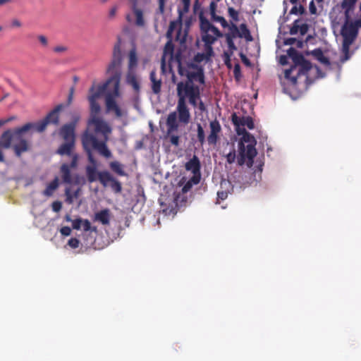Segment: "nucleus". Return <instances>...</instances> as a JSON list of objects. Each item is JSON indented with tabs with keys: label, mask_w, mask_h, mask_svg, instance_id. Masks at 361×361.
I'll return each instance as SVG.
<instances>
[{
	"label": "nucleus",
	"mask_w": 361,
	"mask_h": 361,
	"mask_svg": "<svg viewBox=\"0 0 361 361\" xmlns=\"http://www.w3.org/2000/svg\"><path fill=\"white\" fill-rule=\"evenodd\" d=\"M178 74L181 76H185L187 80L177 83L178 103L176 111L179 122L188 124L190 121L191 116L186 104L187 99L193 107L197 106V102L200 100V109L203 110L204 109V103L200 97L201 89L199 85H204L205 76L204 68L201 66L192 62L183 66L179 59H178Z\"/></svg>",
	"instance_id": "obj_1"
},
{
	"label": "nucleus",
	"mask_w": 361,
	"mask_h": 361,
	"mask_svg": "<svg viewBox=\"0 0 361 361\" xmlns=\"http://www.w3.org/2000/svg\"><path fill=\"white\" fill-rule=\"evenodd\" d=\"M231 121L235 126L236 133L242 135L238 143V164L243 166L247 160V166L251 167L257 154L255 148L257 141L255 137L243 127L247 126L250 130H252L255 128L253 119L250 116H238L234 112L231 114Z\"/></svg>",
	"instance_id": "obj_2"
},
{
	"label": "nucleus",
	"mask_w": 361,
	"mask_h": 361,
	"mask_svg": "<svg viewBox=\"0 0 361 361\" xmlns=\"http://www.w3.org/2000/svg\"><path fill=\"white\" fill-rule=\"evenodd\" d=\"M82 145L85 152L87 154V159L92 166H87L85 171L89 183H93L98 180V173L97 171V161L93 156L92 152L96 151L99 155L109 159L112 157V153L108 148L106 140H99L95 136L88 131H86L81 137Z\"/></svg>",
	"instance_id": "obj_3"
},
{
	"label": "nucleus",
	"mask_w": 361,
	"mask_h": 361,
	"mask_svg": "<svg viewBox=\"0 0 361 361\" xmlns=\"http://www.w3.org/2000/svg\"><path fill=\"white\" fill-rule=\"evenodd\" d=\"M121 62L122 57L112 56L111 63L107 68V73L111 77L102 85L109 87L106 94L105 104L107 111H114L117 117H121L123 114L121 109L116 104V98L119 97V86L121 77Z\"/></svg>",
	"instance_id": "obj_4"
},
{
	"label": "nucleus",
	"mask_w": 361,
	"mask_h": 361,
	"mask_svg": "<svg viewBox=\"0 0 361 361\" xmlns=\"http://www.w3.org/2000/svg\"><path fill=\"white\" fill-rule=\"evenodd\" d=\"M63 109L62 104H58L54 107L44 119L37 123H27L23 126L18 128L16 133L17 134L25 133L30 130L34 129L37 132H44L48 124L58 125L59 123V113Z\"/></svg>",
	"instance_id": "obj_5"
},
{
	"label": "nucleus",
	"mask_w": 361,
	"mask_h": 361,
	"mask_svg": "<svg viewBox=\"0 0 361 361\" xmlns=\"http://www.w3.org/2000/svg\"><path fill=\"white\" fill-rule=\"evenodd\" d=\"M109 87L106 85H99L97 87L92 86L90 90L88 100L90 107V118L98 116L101 107L97 99L101 97L106 92H108Z\"/></svg>",
	"instance_id": "obj_6"
},
{
	"label": "nucleus",
	"mask_w": 361,
	"mask_h": 361,
	"mask_svg": "<svg viewBox=\"0 0 361 361\" xmlns=\"http://www.w3.org/2000/svg\"><path fill=\"white\" fill-rule=\"evenodd\" d=\"M202 29H204L205 32L212 30V32L215 34V35H212V37L207 34L202 37V41L204 43L205 51V53L204 54L207 56V59H209V57L214 54L212 44H214L219 37H222L224 34L217 27H213L210 26V25L207 21L203 22Z\"/></svg>",
	"instance_id": "obj_7"
},
{
	"label": "nucleus",
	"mask_w": 361,
	"mask_h": 361,
	"mask_svg": "<svg viewBox=\"0 0 361 361\" xmlns=\"http://www.w3.org/2000/svg\"><path fill=\"white\" fill-rule=\"evenodd\" d=\"M341 35L343 37V48L345 53L348 52L350 45L353 42L357 35V29L353 24L345 23L341 28Z\"/></svg>",
	"instance_id": "obj_8"
},
{
	"label": "nucleus",
	"mask_w": 361,
	"mask_h": 361,
	"mask_svg": "<svg viewBox=\"0 0 361 361\" xmlns=\"http://www.w3.org/2000/svg\"><path fill=\"white\" fill-rule=\"evenodd\" d=\"M78 155H74L70 164L63 163L61 164L59 172L63 183L69 185L73 183L71 169H76L78 167Z\"/></svg>",
	"instance_id": "obj_9"
},
{
	"label": "nucleus",
	"mask_w": 361,
	"mask_h": 361,
	"mask_svg": "<svg viewBox=\"0 0 361 361\" xmlns=\"http://www.w3.org/2000/svg\"><path fill=\"white\" fill-rule=\"evenodd\" d=\"M88 126L89 128L91 126H94V133L90 132L89 129L86 130L83 134L88 131L90 133H92L94 136H96V133H101L104 135V140L107 141V134L111 133V128L108 126V124L104 121L99 116H95L93 118H90L88 121ZM97 138V137H95Z\"/></svg>",
	"instance_id": "obj_10"
},
{
	"label": "nucleus",
	"mask_w": 361,
	"mask_h": 361,
	"mask_svg": "<svg viewBox=\"0 0 361 361\" xmlns=\"http://www.w3.org/2000/svg\"><path fill=\"white\" fill-rule=\"evenodd\" d=\"M209 134L207 137V142L209 145H216L220 140L222 128L219 121L215 118L209 121Z\"/></svg>",
	"instance_id": "obj_11"
},
{
	"label": "nucleus",
	"mask_w": 361,
	"mask_h": 361,
	"mask_svg": "<svg viewBox=\"0 0 361 361\" xmlns=\"http://www.w3.org/2000/svg\"><path fill=\"white\" fill-rule=\"evenodd\" d=\"M287 54L294 63L293 66H292L289 69L285 71V78H289L290 77V74L297 69L298 66L302 63V61H304L305 57L302 54L293 47L288 49Z\"/></svg>",
	"instance_id": "obj_12"
},
{
	"label": "nucleus",
	"mask_w": 361,
	"mask_h": 361,
	"mask_svg": "<svg viewBox=\"0 0 361 361\" xmlns=\"http://www.w3.org/2000/svg\"><path fill=\"white\" fill-rule=\"evenodd\" d=\"M78 119L79 118L77 117L73 121L66 123L61 128L59 134L64 141H73L75 142V129Z\"/></svg>",
	"instance_id": "obj_13"
},
{
	"label": "nucleus",
	"mask_w": 361,
	"mask_h": 361,
	"mask_svg": "<svg viewBox=\"0 0 361 361\" xmlns=\"http://www.w3.org/2000/svg\"><path fill=\"white\" fill-rule=\"evenodd\" d=\"M17 129L18 128H16L13 131L8 130L1 135L0 138V162L4 161V157L1 149H8L11 145L13 137L18 136L22 134H17L16 133Z\"/></svg>",
	"instance_id": "obj_14"
},
{
	"label": "nucleus",
	"mask_w": 361,
	"mask_h": 361,
	"mask_svg": "<svg viewBox=\"0 0 361 361\" xmlns=\"http://www.w3.org/2000/svg\"><path fill=\"white\" fill-rule=\"evenodd\" d=\"M75 142L73 141H65V142L62 143L56 150V154L63 156L66 155L71 158L73 160V157L74 155H78L76 153L73 152L75 149Z\"/></svg>",
	"instance_id": "obj_15"
},
{
	"label": "nucleus",
	"mask_w": 361,
	"mask_h": 361,
	"mask_svg": "<svg viewBox=\"0 0 361 361\" xmlns=\"http://www.w3.org/2000/svg\"><path fill=\"white\" fill-rule=\"evenodd\" d=\"M177 117L178 118V112L173 111L168 115L166 118V135H171L178 131V123L177 122Z\"/></svg>",
	"instance_id": "obj_16"
},
{
	"label": "nucleus",
	"mask_w": 361,
	"mask_h": 361,
	"mask_svg": "<svg viewBox=\"0 0 361 361\" xmlns=\"http://www.w3.org/2000/svg\"><path fill=\"white\" fill-rule=\"evenodd\" d=\"M149 80L151 82V88L152 92L155 94H159L161 92L162 80L161 78L157 76V73L155 69L150 72Z\"/></svg>",
	"instance_id": "obj_17"
},
{
	"label": "nucleus",
	"mask_w": 361,
	"mask_h": 361,
	"mask_svg": "<svg viewBox=\"0 0 361 361\" xmlns=\"http://www.w3.org/2000/svg\"><path fill=\"white\" fill-rule=\"evenodd\" d=\"M185 169L190 171L192 174L200 173V162L199 159L194 156L185 164Z\"/></svg>",
	"instance_id": "obj_18"
},
{
	"label": "nucleus",
	"mask_w": 361,
	"mask_h": 361,
	"mask_svg": "<svg viewBox=\"0 0 361 361\" xmlns=\"http://www.w3.org/2000/svg\"><path fill=\"white\" fill-rule=\"evenodd\" d=\"M357 0H342L341 8L344 11L345 18L348 19L350 14L355 9Z\"/></svg>",
	"instance_id": "obj_19"
},
{
	"label": "nucleus",
	"mask_w": 361,
	"mask_h": 361,
	"mask_svg": "<svg viewBox=\"0 0 361 361\" xmlns=\"http://www.w3.org/2000/svg\"><path fill=\"white\" fill-rule=\"evenodd\" d=\"M126 82L128 85L132 86L135 92H138L140 91V83L133 71H128L126 76Z\"/></svg>",
	"instance_id": "obj_20"
},
{
	"label": "nucleus",
	"mask_w": 361,
	"mask_h": 361,
	"mask_svg": "<svg viewBox=\"0 0 361 361\" xmlns=\"http://www.w3.org/2000/svg\"><path fill=\"white\" fill-rule=\"evenodd\" d=\"M94 220L101 222L103 225H108L110 220L109 209H103L96 213Z\"/></svg>",
	"instance_id": "obj_21"
},
{
	"label": "nucleus",
	"mask_w": 361,
	"mask_h": 361,
	"mask_svg": "<svg viewBox=\"0 0 361 361\" xmlns=\"http://www.w3.org/2000/svg\"><path fill=\"white\" fill-rule=\"evenodd\" d=\"M15 154L17 157H20L22 153L25 152L28 150V144L26 140L21 139L18 144H16L13 147Z\"/></svg>",
	"instance_id": "obj_22"
},
{
	"label": "nucleus",
	"mask_w": 361,
	"mask_h": 361,
	"mask_svg": "<svg viewBox=\"0 0 361 361\" xmlns=\"http://www.w3.org/2000/svg\"><path fill=\"white\" fill-rule=\"evenodd\" d=\"M59 185V178L56 176L47 185L45 190L42 192V194L44 196L51 197L54 192L58 188Z\"/></svg>",
	"instance_id": "obj_23"
},
{
	"label": "nucleus",
	"mask_w": 361,
	"mask_h": 361,
	"mask_svg": "<svg viewBox=\"0 0 361 361\" xmlns=\"http://www.w3.org/2000/svg\"><path fill=\"white\" fill-rule=\"evenodd\" d=\"M311 54L321 63L326 66H329L331 64L329 59L324 55V53L321 49L318 48L312 50L311 51Z\"/></svg>",
	"instance_id": "obj_24"
},
{
	"label": "nucleus",
	"mask_w": 361,
	"mask_h": 361,
	"mask_svg": "<svg viewBox=\"0 0 361 361\" xmlns=\"http://www.w3.org/2000/svg\"><path fill=\"white\" fill-rule=\"evenodd\" d=\"M114 178L107 171H100L98 173V180L104 186H107L109 183L113 180Z\"/></svg>",
	"instance_id": "obj_25"
},
{
	"label": "nucleus",
	"mask_w": 361,
	"mask_h": 361,
	"mask_svg": "<svg viewBox=\"0 0 361 361\" xmlns=\"http://www.w3.org/2000/svg\"><path fill=\"white\" fill-rule=\"evenodd\" d=\"M197 139L201 146H203L207 142L204 129L200 123L197 124Z\"/></svg>",
	"instance_id": "obj_26"
},
{
	"label": "nucleus",
	"mask_w": 361,
	"mask_h": 361,
	"mask_svg": "<svg viewBox=\"0 0 361 361\" xmlns=\"http://www.w3.org/2000/svg\"><path fill=\"white\" fill-rule=\"evenodd\" d=\"M238 37H240V38L244 37V38H245V39L247 41L252 40V35H251L249 29L247 28L246 24L242 23L240 25Z\"/></svg>",
	"instance_id": "obj_27"
},
{
	"label": "nucleus",
	"mask_w": 361,
	"mask_h": 361,
	"mask_svg": "<svg viewBox=\"0 0 361 361\" xmlns=\"http://www.w3.org/2000/svg\"><path fill=\"white\" fill-rule=\"evenodd\" d=\"M199 20H200V30H201L202 37L204 35H207H207H209V36H212V35H215V34H214V33L212 32V30H209V31H208V32H204V29H202V23H203V22H205V21H207V22L210 25V26H212V27H216L214 25H212V24L209 21V20H208V19H207V18H205V17L204 16V15H203V13H200V15H199Z\"/></svg>",
	"instance_id": "obj_28"
},
{
	"label": "nucleus",
	"mask_w": 361,
	"mask_h": 361,
	"mask_svg": "<svg viewBox=\"0 0 361 361\" xmlns=\"http://www.w3.org/2000/svg\"><path fill=\"white\" fill-rule=\"evenodd\" d=\"M137 64V57L135 49H132L129 52V62H128V71H133V69Z\"/></svg>",
	"instance_id": "obj_29"
},
{
	"label": "nucleus",
	"mask_w": 361,
	"mask_h": 361,
	"mask_svg": "<svg viewBox=\"0 0 361 361\" xmlns=\"http://www.w3.org/2000/svg\"><path fill=\"white\" fill-rule=\"evenodd\" d=\"M111 169L119 176H125V171L123 169V166L118 161H112L110 163Z\"/></svg>",
	"instance_id": "obj_30"
},
{
	"label": "nucleus",
	"mask_w": 361,
	"mask_h": 361,
	"mask_svg": "<svg viewBox=\"0 0 361 361\" xmlns=\"http://www.w3.org/2000/svg\"><path fill=\"white\" fill-rule=\"evenodd\" d=\"M295 71H297L296 75H292V74H290V77L288 78L294 85L297 84V80L298 78H300L302 75H307L308 73L307 71H305L302 68L299 66H298L297 69Z\"/></svg>",
	"instance_id": "obj_31"
},
{
	"label": "nucleus",
	"mask_w": 361,
	"mask_h": 361,
	"mask_svg": "<svg viewBox=\"0 0 361 361\" xmlns=\"http://www.w3.org/2000/svg\"><path fill=\"white\" fill-rule=\"evenodd\" d=\"M227 27H228V32L226 33L224 36L229 35L231 37H238L239 28L235 23H231V25H228Z\"/></svg>",
	"instance_id": "obj_32"
},
{
	"label": "nucleus",
	"mask_w": 361,
	"mask_h": 361,
	"mask_svg": "<svg viewBox=\"0 0 361 361\" xmlns=\"http://www.w3.org/2000/svg\"><path fill=\"white\" fill-rule=\"evenodd\" d=\"M181 3L183 4V7L181 8L178 9L179 18H182V16L188 13L190 6V0H181Z\"/></svg>",
	"instance_id": "obj_33"
},
{
	"label": "nucleus",
	"mask_w": 361,
	"mask_h": 361,
	"mask_svg": "<svg viewBox=\"0 0 361 361\" xmlns=\"http://www.w3.org/2000/svg\"><path fill=\"white\" fill-rule=\"evenodd\" d=\"M211 18L213 21L219 23L224 28L228 26V23L226 20L222 16H217L216 13L213 14V16H211Z\"/></svg>",
	"instance_id": "obj_34"
},
{
	"label": "nucleus",
	"mask_w": 361,
	"mask_h": 361,
	"mask_svg": "<svg viewBox=\"0 0 361 361\" xmlns=\"http://www.w3.org/2000/svg\"><path fill=\"white\" fill-rule=\"evenodd\" d=\"M226 37V43L228 45V52L233 54V51L237 50V47L235 46L233 39L234 37H231L229 35L224 36Z\"/></svg>",
	"instance_id": "obj_35"
},
{
	"label": "nucleus",
	"mask_w": 361,
	"mask_h": 361,
	"mask_svg": "<svg viewBox=\"0 0 361 361\" xmlns=\"http://www.w3.org/2000/svg\"><path fill=\"white\" fill-rule=\"evenodd\" d=\"M226 37V43L228 45V52L233 54V51L237 50V47L235 46L233 39L234 37H231L229 35L224 36Z\"/></svg>",
	"instance_id": "obj_36"
},
{
	"label": "nucleus",
	"mask_w": 361,
	"mask_h": 361,
	"mask_svg": "<svg viewBox=\"0 0 361 361\" xmlns=\"http://www.w3.org/2000/svg\"><path fill=\"white\" fill-rule=\"evenodd\" d=\"M134 13L136 17V24L142 26L144 25L142 11L140 9H135Z\"/></svg>",
	"instance_id": "obj_37"
},
{
	"label": "nucleus",
	"mask_w": 361,
	"mask_h": 361,
	"mask_svg": "<svg viewBox=\"0 0 361 361\" xmlns=\"http://www.w3.org/2000/svg\"><path fill=\"white\" fill-rule=\"evenodd\" d=\"M82 226L85 231H92L95 233L97 231V227H92L90 221L87 219L82 220Z\"/></svg>",
	"instance_id": "obj_38"
},
{
	"label": "nucleus",
	"mask_w": 361,
	"mask_h": 361,
	"mask_svg": "<svg viewBox=\"0 0 361 361\" xmlns=\"http://www.w3.org/2000/svg\"><path fill=\"white\" fill-rule=\"evenodd\" d=\"M305 11V9L304 8L303 6L302 5H300V6H297L296 4L291 8L290 11V13L291 14H295V15H298V14H303Z\"/></svg>",
	"instance_id": "obj_39"
},
{
	"label": "nucleus",
	"mask_w": 361,
	"mask_h": 361,
	"mask_svg": "<svg viewBox=\"0 0 361 361\" xmlns=\"http://www.w3.org/2000/svg\"><path fill=\"white\" fill-rule=\"evenodd\" d=\"M166 137L169 138L170 142L171 145L178 147L180 143V137L178 135H174V133L171 135H166Z\"/></svg>",
	"instance_id": "obj_40"
},
{
	"label": "nucleus",
	"mask_w": 361,
	"mask_h": 361,
	"mask_svg": "<svg viewBox=\"0 0 361 361\" xmlns=\"http://www.w3.org/2000/svg\"><path fill=\"white\" fill-rule=\"evenodd\" d=\"M173 45L171 44V42H168L164 47V54L165 56L167 54H170V58H173Z\"/></svg>",
	"instance_id": "obj_41"
},
{
	"label": "nucleus",
	"mask_w": 361,
	"mask_h": 361,
	"mask_svg": "<svg viewBox=\"0 0 361 361\" xmlns=\"http://www.w3.org/2000/svg\"><path fill=\"white\" fill-rule=\"evenodd\" d=\"M111 187L116 192H120L122 190L121 183L116 178H114L113 180L111 182Z\"/></svg>",
	"instance_id": "obj_42"
},
{
	"label": "nucleus",
	"mask_w": 361,
	"mask_h": 361,
	"mask_svg": "<svg viewBox=\"0 0 361 361\" xmlns=\"http://www.w3.org/2000/svg\"><path fill=\"white\" fill-rule=\"evenodd\" d=\"M235 158H236L235 149L234 148H233L232 151H231L228 154H227L226 155V161L229 164H231L234 163Z\"/></svg>",
	"instance_id": "obj_43"
},
{
	"label": "nucleus",
	"mask_w": 361,
	"mask_h": 361,
	"mask_svg": "<svg viewBox=\"0 0 361 361\" xmlns=\"http://www.w3.org/2000/svg\"><path fill=\"white\" fill-rule=\"evenodd\" d=\"M228 13L229 16L235 22L238 21L239 14L237 11H235L233 8L229 7L228 9Z\"/></svg>",
	"instance_id": "obj_44"
},
{
	"label": "nucleus",
	"mask_w": 361,
	"mask_h": 361,
	"mask_svg": "<svg viewBox=\"0 0 361 361\" xmlns=\"http://www.w3.org/2000/svg\"><path fill=\"white\" fill-rule=\"evenodd\" d=\"M299 22H300L299 20H295L293 22V25L290 29V35H296V34H298V32H299V28H300Z\"/></svg>",
	"instance_id": "obj_45"
},
{
	"label": "nucleus",
	"mask_w": 361,
	"mask_h": 361,
	"mask_svg": "<svg viewBox=\"0 0 361 361\" xmlns=\"http://www.w3.org/2000/svg\"><path fill=\"white\" fill-rule=\"evenodd\" d=\"M298 66L302 68L305 71H307V73L312 68L311 63L305 59H304V61H302V63H300Z\"/></svg>",
	"instance_id": "obj_46"
},
{
	"label": "nucleus",
	"mask_w": 361,
	"mask_h": 361,
	"mask_svg": "<svg viewBox=\"0 0 361 361\" xmlns=\"http://www.w3.org/2000/svg\"><path fill=\"white\" fill-rule=\"evenodd\" d=\"M113 56L122 57L120 42L114 45Z\"/></svg>",
	"instance_id": "obj_47"
},
{
	"label": "nucleus",
	"mask_w": 361,
	"mask_h": 361,
	"mask_svg": "<svg viewBox=\"0 0 361 361\" xmlns=\"http://www.w3.org/2000/svg\"><path fill=\"white\" fill-rule=\"evenodd\" d=\"M80 241L75 238H71L68 242V245L72 248L78 247Z\"/></svg>",
	"instance_id": "obj_48"
},
{
	"label": "nucleus",
	"mask_w": 361,
	"mask_h": 361,
	"mask_svg": "<svg viewBox=\"0 0 361 361\" xmlns=\"http://www.w3.org/2000/svg\"><path fill=\"white\" fill-rule=\"evenodd\" d=\"M232 55L233 54L229 53L228 51H226L224 54L225 64L227 66L228 68L231 67V57Z\"/></svg>",
	"instance_id": "obj_49"
},
{
	"label": "nucleus",
	"mask_w": 361,
	"mask_h": 361,
	"mask_svg": "<svg viewBox=\"0 0 361 361\" xmlns=\"http://www.w3.org/2000/svg\"><path fill=\"white\" fill-rule=\"evenodd\" d=\"M52 210L55 212H59L62 208V203L60 201H54L51 204Z\"/></svg>",
	"instance_id": "obj_50"
},
{
	"label": "nucleus",
	"mask_w": 361,
	"mask_h": 361,
	"mask_svg": "<svg viewBox=\"0 0 361 361\" xmlns=\"http://www.w3.org/2000/svg\"><path fill=\"white\" fill-rule=\"evenodd\" d=\"M314 0H312L309 4V11L312 15H317V8L314 4Z\"/></svg>",
	"instance_id": "obj_51"
},
{
	"label": "nucleus",
	"mask_w": 361,
	"mask_h": 361,
	"mask_svg": "<svg viewBox=\"0 0 361 361\" xmlns=\"http://www.w3.org/2000/svg\"><path fill=\"white\" fill-rule=\"evenodd\" d=\"M82 220L81 219H76L72 221V226L73 229L79 230L82 226Z\"/></svg>",
	"instance_id": "obj_52"
},
{
	"label": "nucleus",
	"mask_w": 361,
	"mask_h": 361,
	"mask_svg": "<svg viewBox=\"0 0 361 361\" xmlns=\"http://www.w3.org/2000/svg\"><path fill=\"white\" fill-rule=\"evenodd\" d=\"M161 71L163 75H166L167 73L166 57L164 55L162 56L161 59Z\"/></svg>",
	"instance_id": "obj_53"
},
{
	"label": "nucleus",
	"mask_w": 361,
	"mask_h": 361,
	"mask_svg": "<svg viewBox=\"0 0 361 361\" xmlns=\"http://www.w3.org/2000/svg\"><path fill=\"white\" fill-rule=\"evenodd\" d=\"M37 39L44 47H47L48 46V39L46 36L40 35L37 36Z\"/></svg>",
	"instance_id": "obj_54"
},
{
	"label": "nucleus",
	"mask_w": 361,
	"mask_h": 361,
	"mask_svg": "<svg viewBox=\"0 0 361 361\" xmlns=\"http://www.w3.org/2000/svg\"><path fill=\"white\" fill-rule=\"evenodd\" d=\"M200 173L193 174L192 177L189 180V181L192 185L198 184L200 183Z\"/></svg>",
	"instance_id": "obj_55"
},
{
	"label": "nucleus",
	"mask_w": 361,
	"mask_h": 361,
	"mask_svg": "<svg viewBox=\"0 0 361 361\" xmlns=\"http://www.w3.org/2000/svg\"><path fill=\"white\" fill-rule=\"evenodd\" d=\"M204 59H207V56L203 54V53H197L195 56H194V61L195 62H201Z\"/></svg>",
	"instance_id": "obj_56"
},
{
	"label": "nucleus",
	"mask_w": 361,
	"mask_h": 361,
	"mask_svg": "<svg viewBox=\"0 0 361 361\" xmlns=\"http://www.w3.org/2000/svg\"><path fill=\"white\" fill-rule=\"evenodd\" d=\"M60 232L64 236H68L71 233V229L68 226H63L61 228Z\"/></svg>",
	"instance_id": "obj_57"
},
{
	"label": "nucleus",
	"mask_w": 361,
	"mask_h": 361,
	"mask_svg": "<svg viewBox=\"0 0 361 361\" xmlns=\"http://www.w3.org/2000/svg\"><path fill=\"white\" fill-rule=\"evenodd\" d=\"M65 194L66 196V202L71 204L73 202V195L71 193L70 189L66 188L65 190Z\"/></svg>",
	"instance_id": "obj_58"
},
{
	"label": "nucleus",
	"mask_w": 361,
	"mask_h": 361,
	"mask_svg": "<svg viewBox=\"0 0 361 361\" xmlns=\"http://www.w3.org/2000/svg\"><path fill=\"white\" fill-rule=\"evenodd\" d=\"M307 30H308V27H307V24L303 23L302 25H300L299 32L302 35H304L305 34H306Z\"/></svg>",
	"instance_id": "obj_59"
},
{
	"label": "nucleus",
	"mask_w": 361,
	"mask_h": 361,
	"mask_svg": "<svg viewBox=\"0 0 361 361\" xmlns=\"http://www.w3.org/2000/svg\"><path fill=\"white\" fill-rule=\"evenodd\" d=\"M233 73L235 78H238L240 75V66L239 63H236L234 66Z\"/></svg>",
	"instance_id": "obj_60"
},
{
	"label": "nucleus",
	"mask_w": 361,
	"mask_h": 361,
	"mask_svg": "<svg viewBox=\"0 0 361 361\" xmlns=\"http://www.w3.org/2000/svg\"><path fill=\"white\" fill-rule=\"evenodd\" d=\"M192 184L188 180L183 187L182 191L183 193L188 192L192 187Z\"/></svg>",
	"instance_id": "obj_61"
},
{
	"label": "nucleus",
	"mask_w": 361,
	"mask_h": 361,
	"mask_svg": "<svg viewBox=\"0 0 361 361\" xmlns=\"http://www.w3.org/2000/svg\"><path fill=\"white\" fill-rule=\"evenodd\" d=\"M11 26L13 27H22V23L17 18H13L11 20Z\"/></svg>",
	"instance_id": "obj_62"
},
{
	"label": "nucleus",
	"mask_w": 361,
	"mask_h": 361,
	"mask_svg": "<svg viewBox=\"0 0 361 361\" xmlns=\"http://www.w3.org/2000/svg\"><path fill=\"white\" fill-rule=\"evenodd\" d=\"M67 50V47L64 46H57L54 48V51L56 53L64 52Z\"/></svg>",
	"instance_id": "obj_63"
},
{
	"label": "nucleus",
	"mask_w": 361,
	"mask_h": 361,
	"mask_svg": "<svg viewBox=\"0 0 361 361\" xmlns=\"http://www.w3.org/2000/svg\"><path fill=\"white\" fill-rule=\"evenodd\" d=\"M359 10L360 12V18L357 19L354 23H353V25L356 26V28L361 27V5H359Z\"/></svg>",
	"instance_id": "obj_64"
}]
</instances>
